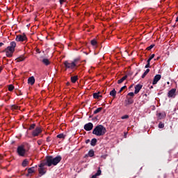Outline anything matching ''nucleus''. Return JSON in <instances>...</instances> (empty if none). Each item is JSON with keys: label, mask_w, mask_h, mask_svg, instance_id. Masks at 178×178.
Instances as JSON below:
<instances>
[{"label": "nucleus", "mask_w": 178, "mask_h": 178, "mask_svg": "<svg viewBox=\"0 0 178 178\" xmlns=\"http://www.w3.org/2000/svg\"><path fill=\"white\" fill-rule=\"evenodd\" d=\"M62 161V157L60 156H57L56 157L54 158L52 156H49L47 158L46 163H42L39 165L38 172L40 175H45L47 173V168H45V165L47 166H56L57 163H59Z\"/></svg>", "instance_id": "obj_1"}, {"label": "nucleus", "mask_w": 178, "mask_h": 178, "mask_svg": "<svg viewBox=\"0 0 178 178\" xmlns=\"http://www.w3.org/2000/svg\"><path fill=\"white\" fill-rule=\"evenodd\" d=\"M106 133V128L104 125H97L92 131V134L97 136L98 137L101 136H104Z\"/></svg>", "instance_id": "obj_2"}, {"label": "nucleus", "mask_w": 178, "mask_h": 178, "mask_svg": "<svg viewBox=\"0 0 178 178\" xmlns=\"http://www.w3.org/2000/svg\"><path fill=\"white\" fill-rule=\"evenodd\" d=\"M15 48H16V42L13 41L10 43V46H8L4 50L6 52V56L8 58H11L12 55H13V52H15Z\"/></svg>", "instance_id": "obj_3"}, {"label": "nucleus", "mask_w": 178, "mask_h": 178, "mask_svg": "<svg viewBox=\"0 0 178 178\" xmlns=\"http://www.w3.org/2000/svg\"><path fill=\"white\" fill-rule=\"evenodd\" d=\"M64 66H65L67 69H74V67L77 66V60H74L72 63H70L69 61H65Z\"/></svg>", "instance_id": "obj_4"}, {"label": "nucleus", "mask_w": 178, "mask_h": 178, "mask_svg": "<svg viewBox=\"0 0 178 178\" xmlns=\"http://www.w3.org/2000/svg\"><path fill=\"white\" fill-rule=\"evenodd\" d=\"M15 40L17 41V42H23V41H27V36H26V34L24 33L17 35L16 36Z\"/></svg>", "instance_id": "obj_5"}, {"label": "nucleus", "mask_w": 178, "mask_h": 178, "mask_svg": "<svg viewBox=\"0 0 178 178\" xmlns=\"http://www.w3.org/2000/svg\"><path fill=\"white\" fill-rule=\"evenodd\" d=\"M17 152L19 156H24V155H26V149L23 145L18 146Z\"/></svg>", "instance_id": "obj_6"}, {"label": "nucleus", "mask_w": 178, "mask_h": 178, "mask_svg": "<svg viewBox=\"0 0 178 178\" xmlns=\"http://www.w3.org/2000/svg\"><path fill=\"white\" fill-rule=\"evenodd\" d=\"M41 133H42V129L40 127H38L32 131V136L33 137H38Z\"/></svg>", "instance_id": "obj_7"}, {"label": "nucleus", "mask_w": 178, "mask_h": 178, "mask_svg": "<svg viewBox=\"0 0 178 178\" xmlns=\"http://www.w3.org/2000/svg\"><path fill=\"white\" fill-rule=\"evenodd\" d=\"M168 98H175L176 97V88L171 89L168 93Z\"/></svg>", "instance_id": "obj_8"}, {"label": "nucleus", "mask_w": 178, "mask_h": 178, "mask_svg": "<svg viewBox=\"0 0 178 178\" xmlns=\"http://www.w3.org/2000/svg\"><path fill=\"white\" fill-rule=\"evenodd\" d=\"M94 127V125L91 122H88V124L84 125V129L86 131H91V129Z\"/></svg>", "instance_id": "obj_9"}, {"label": "nucleus", "mask_w": 178, "mask_h": 178, "mask_svg": "<svg viewBox=\"0 0 178 178\" xmlns=\"http://www.w3.org/2000/svg\"><path fill=\"white\" fill-rule=\"evenodd\" d=\"M143 88V85L138 84L135 86V91L134 94H138L140 92V90Z\"/></svg>", "instance_id": "obj_10"}, {"label": "nucleus", "mask_w": 178, "mask_h": 178, "mask_svg": "<svg viewBox=\"0 0 178 178\" xmlns=\"http://www.w3.org/2000/svg\"><path fill=\"white\" fill-rule=\"evenodd\" d=\"M161 75L160 74H157L154 76V80H153V85L156 84V83H158L160 80H161Z\"/></svg>", "instance_id": "obj_11"}, {"label": "nucleus", "mask_w": 178, "mask_h": 178, "mask_svg": "<svg viewBox=\"0 0 178 178\" xmlns=\"http://www.w3.org/2000/svg\"><path fill=\"white\" fill-rule=\"evenodd\" d=\"M34 83H35V79L34 76H31L28 79V84H30V86H33Z\"/></svg>", "instance_id": "obj_12"}, {"label": "nucleus", "mask_w": 178, "mask_h": 178, "mask_svg": "<svg viewBox=\"0 0 178 178\" xmlns=\"http://www.w3.org/2000/svg\"><path fill=\"white\" fill-rule=\"evenodd\" d=\"M157 117H158V119H159L160 120L162 119H164V118H166V113L165 112L159 113H157Z\"/></svg>", "instance_id": "obj_13"}, {"label": "nucleus", "mask_w": 178, "mask_h": 178, "mask_svg": "<svg viewBox=\"0 0 178 178\" xmlns=\"http://www.w3.org/2000/svg\"><path fill=\"white\" fill-rule=\"evenodd\" d=\"M41 62L42 63L43 65H45L46 66H48V65L51 64V61H49V59L48 58H42L41 60Z\"/></svg>", "instance_id": "obj_14"}, {"label": "nucleus", "mask_w": 178, "mask_h": 178, "mask_svg": "<svg viewBox=\"0 0 178 178\" xmlns=\"http://www.w3.org/2000/svg\"><path fill=\"white\" fill-rule=\"evenodd\" d=\"M93 98L95 99H99V98H102V95H101V92H96L93 94Z\"/></svg>", "instance_id": "obj_15"}, {"label": "nucleus", "mask_w": 178, "mask_h": 178, "mask_svg": "<svg viewBox=\"0 0 178 178\" xmlns=\"http://www.w3.org/2000/svg\"><path fill=\"white\" fill-rule=\"evenodd\" d=\"M94 155H95L94 150L90 149V150L88 152V154L86 155V156H90V158H92V156H94Z\"/></svg>", "instance_id": "obj_16"}, {"label": "nucleus", "mask_w": 178, "mask_h": 178, "mask_svg": "<svg viewBox=\"0 0 178 178\" xmlns=\"http://www.w3.org/2000/svg\"><path fill=\"white\" fill-rule=\"evenodd\" d=\"M34 172H35V169L34 168V167L28 169L29 175H32V173H34Z\"/></svg>", "instance_id": "obj_17"}, {"label": "nucleus", "mask_w": 178, "mask_h": 178, "mask_svg": "<svg viewBox=\"0 0 178 178\" xmlns=\"http://www.w3.org/2000/svg\"><path fill=\"white\" fill-rule=\"evenodd\" d=\"M26 59V57L24 56H21L19 58H17V62H23Z\"/></svg>", "instance_id": "obj_18"}, {"label": "nucleus", "mask_w": 178, "mask_h": 178, "mask_svg": "<svg viewBox=\"0 0 178 178\" xmlns=\"http://www.w3.org/2000/svg\"><path fill=\"white\" fill-rule=\"evenodd\" d=\"M127 79V76H124L122 78H121L120 80L118 81V84H122V83Z\"/></svg>", "instance_id": "obj_19"}, {"label": "nucleus", "mask_w": 178, "mask_h": 178, "mask_svg": "<svg viewBox=\"0 0 178 178\" xmlns=\"http://www.w3.org/2000/svg\"><path fill=\"white\" fill-rule=\"evenodd\" d=\"M101 173H102V172L99 168L97 173L95 175H92V178H97V176H101Z\"/></svg>", "instance_id": "obj_20"}, {"label": "nucleus", "mask_w": 178, "mask_h": 178, "mask_svg": "<svg viewBox=\"0 0 178 178\" xmlns=\"http://www.w3.org/2000/svg\"><path fill=\"white\" fill-rule=\"evenodd\" d=\"M96 145H97V139L95 138L92 139L90 142V145H92V147H95Z\"/></svg>", "instance_id": "obj_21"}, {"label": "nucleus", "mask_w": 178, "mask_h": 178, "mask_svg": "<svg viewBox=\"0 0 178 178\" xmlns=\"http://www.w3.org/2000/svg\"><path fill=\"white\" fill-rule=\"evenodd\" d=\"M27 165H29V161L27 159L24 160L22 162V166L24 168H26V166H27Z\"/></svg>", "instance_id": "obj_22"}, {"label": "nucleus", "mask_w": 178, "mask_h": 178, "mask_svg": "<svg viewBox=\"0 0 178 178\" xmlns=\"http://www.w3.org/2000/svg\"><path fill=\"white\" fill-rule=\"evenodd\" d=\"M77 76H72L71 81L72 83H76L77 81Z\"/></svg>", "instance_id": "obj_23"}, {"label": "nucleus", "mask_w": 178, "mask_h": 178, "mask_svg": "<svg viewBox=\"0 0 178 178\" xmlns=\"http://www.w3.org/2000/svg\"><path fill=\"white\" fill-rule=\"evenodd\" d=\"M111 97H116V90L114 89L110 92Z\"/></svg>", "instance_id": "obj_24"}, {"label": "nucleus", "mask_w": 178, "mask_h": 178, "mask_svg": "<svg viewBox=\"0 0 178 178\" xmlns=\"http://www.w3.org/2000/svg\"><path fill=\"white\" fill-rule=\"evenodd\" d=\"M147 73H149V69H147L146 71L143 73V74L142 75V79H144Z\"/></svg>", "instance_id": "obj_25"}, {"label": "nucleus", "mask_w": 178, "mask_h": 178, "mask_svg": "<svg viewBox=\"0 0 178 178\" xmlns=\"http://www.w3.org/2000/svg\"><path fill=\"white\" fill-rule=\"evenodd\" d=\"M101 111H102V107H100V108H97V109L94 111V113H95V114L99 113V112H101Z\"/></svg>", "instance_id": "obj_26"}, {"label": "nucleus", "mask_w": 178, "mask_h": 178, "mask_svg": "<svg viewBox=\"0 0 178 178\" xmlns=\"http://www.w3.org/2000/svg\"><path fill=\"white\" fill-rule=\"evenodd\" d=\"M91 44H92L93 47H97V40H91Z\"/></svg>", "instance_id": "obj_27"}, {"label": "nucleus", "mask_w": 178, "mask_h": 178, "mask_svg": "<svg viewBox=\"0 0 178 178\" xmlns=\"http://www.w3.org/2000/svg\"><path fill=\"white\" fill-rule=\"evenodd\" d=\"M13 90H15V86L13 85H9L8 91H13Z\"/></svg>", "instance_id": "obj_28"}, {"label": "nucleus", "mask_w": 178, "mask_h": 178, "mask_svg": "<svg viewBox=\"0 0 178 178\" xmlns=\"http://www.w3.org/2000/svg\"><path fill=\"white\" fill-rule=\"evenodd\" d=\"M35 128V124H32L30 125L29 130H33Z\"/></svg>", "instance_id": "obj_29"}, {"label": "nucleus", "mask_w": 178, "mask_h": 178, "mask_svg": "<svg viewBox=\"0 0 178 178\" xmlns=\"http://www.w3.org/2000/svg\"><path fill=\"white\" fill-rule=\"evenodd\" d=\"M57 138H65V134H60L57 135Z\"/></svg>", "instance_id": "obj_30"}, {"label": "nucleus", "mask_w": 178, "mask_h": 178, "mask_svg": "<svg viewBox=\"0 0 178 178\" xmlns=\"http://www.w3.org/2000/svg\"><path fill=\"white\" fill-rule=\"evenodd\" d=\"M11 109H13V111L17 110L19 109V106L13 105L12 106Z\"/></svg>", "instance_id": "obj_31"}, {"label": "nucleus", "mask_w": 178, "mask_h": 178, "mask_svg": "<svg viewBox=\"0 0 178 178\" xmlns=\"http://www.w3.org/2000/svg\"><path fill=\"white\" fill-rule=\"evenodd\" d=\"M163 127H165V124L162 123V122H160L159 124V129H163Z\"/></svg>", "instance_id": "obj_32"}, {"label": "nucleus", "mask_w": 178, "mask_h": 178, "mask_svg": "<svg viewBox=\"0 0 178 178\" xmlns=\"http://www.w3.org/2000/svg\"><path fill=\"white\" fill-rule=\"evenodd\" d=\"M155 47V44H152L150 46H149L147 49V51H151V49H152V48H154Z\"/></svg>", "instance_id": "obj_33"}, {"label": "nucleus", "mask_w": 178, "mask_h": 178, "mask_svg": "<svg viewBox=\"0 0 178 178\" xmlns=\"http://www.w3.org/2000/svg\"><path fill=\"white\" fill-rule=\"evenodd\" d=\"M154 58H155V54H152L148 59V60H149V62H151V60H152V59H154Z\"/></svg>", "instance_id": "obj_34"}, {"label": "nucleus", "mask_w": 178, "mask_h": 178, "mask_svg": "<svg viewBox=\"0 0 178 178\" xmlns=\"http://www.w3.org/2000/svg\"><path fill=\"white\" fill-rule=\"evenodd\" d=\"M151 61H149V60H147V64L145 65V69H148V67H149V63Z\"/></svg>", "instance_id": "obj_35"}, {"label": "nucleus", "mask_w": 178, "mask_h": 178, "mask_svg": "<svg viewBox=\"0 0 178 178\" xmlns=\"http://www.w3.org/2000/svg\"><path fill=\"white\" fill-rule=\"evenodd\" d=\"M121 119L124 120V119H129V116L127 115H123L121 117Z\"/></svg>", "instance_id": "obj_36"}, {"label": "nucleus", "mask_w": 178, "mask_h": 178, "mask_svg": "<svg viewBox=\"0 0 178 178\" xmlns=\"http://www.w3.org/2000/svg\"><path fill=\"white\" fill-rule=\"evenodd\" d=\"M128 96L129 97H134V92H131L128 93Z\"/></svg>", "instance_id": "obj_37"}, {"label": "nucleus", "mask_w": 178, "mask_h": 178, "mask_svg": "<svg viewBox=\"0 0 178 178\" xmlns=\"http://www.w3.org/2000/svg\"><path fill=\"white\" fill-rule=\"evenodd\" d=\"M124 88H126V86H122V87L120 88L119 92H122V91H123V90H124Z\"/></svg>", "instance_id": "obj_38"}, {"label": "nucleus", "mask_w": 178, "mask_h": 178, "mask_svg": "<svg viewBox=\"0 0 178 178\" xmlns=\"http://www.w3.org/2000/svg\"><path fill=\"white\" fill-rule=\"evenodd\" d=\"M128 103L129 104H133V100L131 99H128Z\"/></svg>", "instance_id": "obj_39"}, {"label": "nucleus", "mask_w": 178, "mask_h": 178, "mask_svg": "<svg viewBox=\"0 0 178 178\" xmlns=\"http://www.w3.org/2000/svg\"><path fill=\"white\" fill-rule=\"evenodd\" d=\"M42 143V141H41V140H38V145H41Z\"/></svg>", "instance_id": "obj_40"}, {"label": "nucleus", "mask_w": 178, "mask_h": 178, "mask_svg": "<svg viewBox=\"0 0 178 178\" xmlns=\"http://www.w3.org/2000/svg\"><path fill=\"white\" fill-rule=\"evenodd\" d=\"M63 2H65V0H60V4L63 3Z\"/></svg>", "instance_id": "obj_41"}, {"label": "nucleus", "mask_w": 178, "mask_h": 178, "mask_svg": "<svg viewBox=\"0 0 178 178\" xmlns=\"http://www.w3.org/2000/svg\"><path fill=\"white\" fill-rule=\"evenodd\" d=\"M86 144H88V143H90V140H89V139L87 140L86 141Z\"/></svg>", "instance_id": "obj_42"}, {"label": "nucleus", "mask_w": 178, "mask_h": 178, "mask_svg": "<svg viewBox=\"0 0 178 178\" xmlns=\"http://www.w3.org/2000/svg\"><path fill=\"white\" fill-rule=\"evenodd\" d=\"M2 45H3V42H0V47H2Z\"/></svg>", "instance_id": "obj_43"}, {"label": "nucleus", "mask_w": 178, "mask_h": 178, "mask_svg": "<svg viewBox=\"0 0 178 178\" xmlns=\"http://www.w3.org/2000/svg\"><path fill=\"white\" fill-rule=\"evenodd\" d=\"M102 158H104V159H105V158H106V156H102Z\"/></svg>", "instance_id": "obj_44"}, {"label": "nucleus", "mask_w": 178, "mask_h": 178, "mask_svg": "<svg viewBox=\"0 0 178 178\" xmlns=\"http://www.w3.org/2000/svg\"><path fill=\"white\" fill-rule=\"evenodd\" d=\"M3 158V156H2V155L0 154V160L2 159Z\"/></svg>", "instance_id": "obj_45"}, {"label": "nucleus", "mask_w": 178, "mask_h": 178, "mask_svg": "<svg viewBox=\"0 0 178 178\" xmlns=\"http://www.w3.org/2000/svg\"><path fill=\"white\" fill-rule=\"evenodd\" d=\"M2 72V67H0V73Z\"/></svg>", "instance_id": "obj_46"}, {"label": "nucleus", "mask_w": 178, "mask_h": 178, "mask_svg": "<svg viewBox=\"0 0 178 178\" xmlns=\"http://www.w3.org/2000/svg\"><path fill=\"white\" fill-rule=\"evenodd\" d=\"M175 22H178V16L177 17Z\"/></svg>", "instance_id": "obj_47"}]
</instances>
